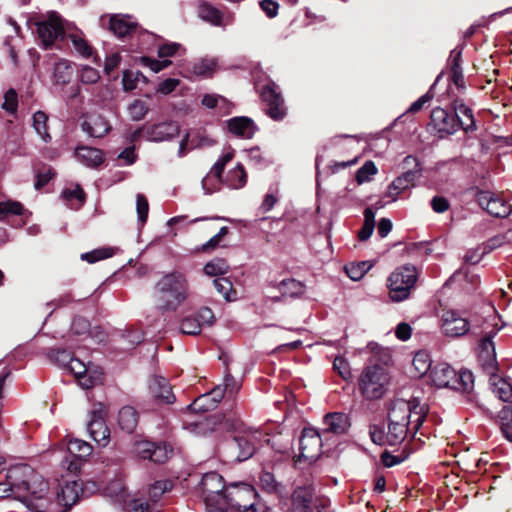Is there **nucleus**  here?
<instances>
[{"mask_svg":"<svg viewBox=\"0 0 512 512\" xmlns=\"http://www.w3.org/2000/svg\"><path fill=\"white\" fill-rule=\"evenodd\" d=\"M426 415V405H421L417 398L410 401L395 399L388 412L387 432L377 425H371L370 438L377 445H398L406 439L408 434L415 436L425 421Z\"/></svg>","mask_w":512,"mask_h":512,"instance_id":"1","label":"nucleus"},{"mask_svg":"<svg viewBox=\"0 0 512 512\" xmlns=\"http://www.w3.org/2000/svg\"><path fill=\"white\" fill-rule=\"evenodd\" d=\"M203 270L208 276H220L228 272L229 265L224 259L215 258L207 262Z\"/></svg>","mask_w":512,"mask_h":512,"instance_id":"48","label":"nucleus"},{"mask_svg":"<svg viewBox=\"0 0 512 512\" xmlns=\"http://www.w3.org/2000/svg\"><path fill=\"white\" fill-rule=\"evenodd\" d=\"M430 118L434 129L441 134L451 135L459 129L454 113H449L443 108H434Z\"/></svg>","mask_w":512,"mask_h":512,"instance_id":"19","label":"nucleus"},{"mask_svg":"<svg viewBox=\"0 0 512 512\" xmlns=\"http://www.w3.org/2000/svg\"><path fill=\"white\" fill-rule=\"evenodd\" d=\"M179 129L180 127L177 122L165 121L148 126L146 128V134L149 140L160 142L178 135Z\"/></svg>","mask_w":512,"mask_h":512,"instance_id":"22","label":"nucleus"},{"mask_svg":"<svg viewBox=\"0 0 512 512\" xmlns=\"http://www.w3.org/2000/svg\"><path fill=\"white\" fill-rule=\"evenodd\" d=\"M493 393L504 402L512 401V385L503 378L490 376Z\"/></svg>","mask_w":512,"mask_h":512,"instance_id":"37","label":"nucleus"},{"mask_svg":"<svg viewBox=\"0 0 512 512\" xmlns=\"http://www.w3.org/2000/svg\"><path fill=\"white\" fill-rule=\"evenodd\" d=\"M389 377L380 365L367 366L359 377V388L367 399H379L387 390Z\"/></svg>","mask_w":512,"mask_h":512,"instance_id":"7","label":"nucleus"},{"mask_svg":"<svg viewBox=\"0 0 512 512\" xmlns=\"http://www.w3.org/2000/svg\"><path fill=\"white\" fill-rule=\"evenodd\" d=\"M72 66L71 62L65 59H60L54 65L53 77L57 84H67L72 78Z\"/></svg>","mask_w":512,"mask_h":512,"instance_id":"38","label":"nucleus"},{"mask_svg":"<svg viewBox=\"0 0 512 512\" xmlns=\"http://www.w3.org/2000/svg\"><path fill=\"white\" fill-rule=\"evenodd\" d=\"M118 424L122 430L132 433L138 424L137 411L131 406L121 408L118 414Z\"/></svg>","mask_w":512,"mask_h":512,"instance_id":"35","label":"nucleus"},{"mask_svg":"<svg viewBox=\"0 0 512 512\" xmlns=\"http://www.w3.org/2000/svg\"><path fill=\"white\" fill-rule=\"evenodd\" d=\"M322 436L314 428H304L299 439V454L295 456V464L311 465L322 454Z\"/></svg>","mask_w":512,"mask_h":512,"instance_id":"9","label":"nucleus"},{"mask_svg":"<svg viewBox=\"0 0 512 512\" xmlns=\"http://www.w3.org/2000/svg\"><path fill=\"white\" fill-rule=\"evenodd\" d=\"M216 141L205 130H190L181 141L178 154L184 156L187 150L213 146Z\"/></svg>","mask_w":512,"mask_h":512,"instance_id":"20","label":"nucleus"},{"mask_svg":"<svg viewBox=\"0 0 512 512\" xmlns=\"http://www.w3.org/2000/svg\"><path fill=\"white\" fill-rule=\"evenodd\" d=\"M69 39L75 51L83 58H89L93 54V49L87 40L79 32L69 34Z\"/></svg>","mask_w":512,"mask_h":512,"instance_id":"42","label":"nucleus"},{"mask_svg":"<svg viewBox=\"0 0 512 512\" xmlns=\"http://www.w3.org/2000/svg\"><path fill=\"white\" fill-rule=\"evenodd\" d=\"M140 62L154 73L160 72L171 64V61L167 59L157 60L146 56L141 57Z\"/></svg>","mask_w":512,"mask_h":512,"instance_id":"62","label":"nucleus"},{"mask_svg":"<svg viewBox=\"0 0 512 512\" xmlns=\"http://www.w3.org/2000/svg\"><path fill=\"white\" fill-rule=\"evenodd\" d=\"M198 14L202 20L214 26L223 25V13L208 2H201L199 4Z\"/></svg>","mask_w":512,"mask_h":512,"instance_id":"36","label":"nucleus"},{"mask_svg":"<svg viewBox=\"0 0 512 512\" xmlns=\"http://www.w3.org/2000/svg\"><path fill=\"white\" fill-rule=\"evenodd\" d=\"M36 26L38 38L45 49L52 47L55 41L64 35L61 17L55 12L49 14L46 19L37 22Z\"/></svg>","mask_w":512,"mask_h":512,"instance_id":"12","label":"nucleus"},{"mask_svg":"<svg viewBox=\"0 0 512 512\" xmlns=\"http://www.w3.org/2000/svg\"><path fill=\"white\" fill-rule=\"evenodd\" d=\"M247 181L246 172L241 164H237V166L229 171L227 182L228 185L234 189L242 188Z\"/></svg>","mask_w":512,"mask_h":512,"instance_id":"46","label":"nucleus"},{"mask_svg":"<svg viewBox=\"0 0 512 512\" xmlns=\"http://www.w3.org/2000/svg\"><path fill=\"white\" fill-rule=\"evenodd\" d=\"M225 166L226 164L219 158L211 168L208 175L203 178L202 188L206 194H211L216 191L217 188L214 183L219 182Z\"/></svg>","mask_w":512,"mask_h":512,"instance_id":"34","label":"nucleus"},{"mask_svg":"<svg viewBox=\"0 0 512 512\" xmlns=\"http://www.w3.org/2000/svg\"><path fill=\"white\" fill-rule=\"evenodd\" d=\"M213 284L217 292L220 295H222L227 301L235 300L236 292L233 289L232 282L228 278H217L213 281Z\"/></svg>","mask_w":512,"mask_h":512,"instance_id":"47","label":"nucleus"},{"mask_svg":"<svg viewBox=\"0 0 512 512\" xmlns=\"http://www.w3.org/2000/svg\"><path fill=\"white\" fill-rule=\"evenodd\" d=\"M412 364L419 376H423L432 370L431 360L426 352H417Z\"/></svg>","mask_w":512,"mask_h":512,"instance_id":"51","label":"nucleus"},{"mask_svg":"<svg viewBox=\"0 0 512 512\" xmlns=\"http://www.w3.org/2000/svg\"><path fill=\"white\" fill-rule=\"evenodd\" d=\"M500 417L502 420L507 421V424L502 425L501 431L504 437L512 442V432L507 427L508 424H512V407H504L500 412Z\"/></svg>","mask_w":512,"mask_h":512,"instance_id":"64","label":"nucleus"},{"mask_svg":"<svg viewBox=\"0 0 512 512\" xmlns=\"http://www.w3.org/2000/svg\"><path fill=\"white\" fill-rule=\"evenodd\" d=\"M333 369L342 377L344 380H350L352 378L351 368L348 361L341 356H337L333 362Z\"/></svg>","mask_w":512,"mask_h":512,"instance_id":"59","label":"nucleus"},{"mask_svg":"<svg viewBox=\"0 0 512 512\" xmlns=\"http://www.w3.org/2000/svg\"><path fill=\"white\" fill-rule=\"evenodd\" d=\"M215 316L208 307L200 308L196 313L185 317L181 321L180 329L187 335H198L204 327L213 325Z\"/></svg>","mask_w":512,"mask_h":512,"instance_id":"16","label":"nucleus"},{"mask_svg":"<svg viewBox=\"0 0 512 512\" xmlns=\"http://www.w3.org/2000/svg\"><path fill=\"white\" fill-rule=\"evenodd\" d=\"M279 201V191L277 187L270 188L269 191L264 196V199L259 207V210L262 213H267L271 211L276 203Z\"/></svg>","mask_w":512,"mask_h":512,"instance_id":"57","label":"nucleus"},{"mask_svg":"<svg viewBox=\"0 0 512 512\" xmlns=\"http://www.w3.org/2000/svg\"><path fill=\"white\" fill-rule=\"evenodd\" d=\"M80 81L84 84H95L100 79V73L97 69L84 65L80 69Z\"/></svg>","mask_w":512,"mask_h":512,"instance_id":"61","label":"nucleus"},{"mask_svg":"<svg viewBox=\"0 0 512 512\" xmlns=\"http://www.w3.org/2000/svg\"><path fill=\"white\" fill-rule=\"evenodd\" d=\"M157 307L161 311H176L189 296V283L180 271L164 274L155 286Z\"/></svg>","mask_w":512,"mask_h":512,"instance_id":"2","label":"nucleus"},{"mask_svg":"<svg viewBox=\"0 0 512 512\" xmlns=\"http://www.w3.org/2000/svg\"><path fill=\"white\" fill-rule=\"evenodd\" d=\"M104 493L116 500H123L125 495V487L123 479L117 476L104 488Z\"/></svg>","mask_w":512,"mask_h":512,"instance_id":"50","label":"nucleus"},{"mask_svg":"<svg viewBox=\"0 0 512 512\" xmlns=\"http://www.w3.org/2000/svg\"><path fill=\"white\" fill-rule=\"evenodd\" d=\"M128 113L132 120L140 121L148 113V107L144 101L137 99L129 105Z\"/></svg>","mask_w":512,"mask_h":512,"instance_id":"55","label":"nucleus"},{"mask_svg":"<svg viewBox=\"0 0 512 512\" xmlns=\"http://www.w3.org/2000/svg\"><path fill=\"white\" fill-rule=\"evenodd\" d=\"M312 493L310 489L298 487L292 495L291 512H310Z\"/></svg>","mask_w":512,"mask_h":512,"instance_id":"32","label":"nucleus"},{"mask_svg":"<svg viewBox=\"0 0 512 512\" xmlns=\"http://www.w3.org/2000/svg\"><path fill=\"white\" fill-rule=\"evenodd\" d=\"M172 488V483L168 480H160L153 483L148 489L149 499L157 501L165 492Z\"/></svg>","mask_w":512,"mask_h":512,"instance_id":"52","label":"nucleus"},{"mask_svg":"<svg viewBox=\"0 0 512 512\" xmlns=\"http://www.w3.org/2000/svg\"><path fill=\"white\" fill-rule=\"evenodd\" d=\"M225 166L226 164L219 158L211 168L208 175L203 178L202 188L206 194H211L216 191L217 188L214 183L219 182Z\"/></svg>","mask_w":512,"mask_h":512,"instance_id":"33","label":"nucleus"},{"mask_svg":"<svg viewBox=\"0 0 512 512\" xmlns=\"http://www.w3.org/2000/svg\"><path fill=\"white\" fill-rule=\"evenodd\" d=\"M432 383L438 388H452L456 371L446 363L435 365L429 375Z\"/></svg>","mask_w":512,"mask_h":512,"instance_id":"27","label":"nucleus"},{"mask_svg":"<svg viewBox=\"0 0 512 512\" xmlns=\"http://www.w3.org/2000/svg\"><path fill=\"white\" fill-rule=\"evenodd\" d=\"M440 329L444 336L458 338L470 330V322L460 312L455 310L443 311L440 319Z\"/></svg>","mask_w":512,"mask_h":512,"instance_id":"13","label":"nucleus"},{"mask_svg":"<svg viewBox=\"0 0 512 512\" xmlns=\"http://www.w3.org/2000/svg\"><path fill=\"white\" fill-rule=\"evenodd\" d=\"M67 368L75 375L82 388L89 389L101 382V373L92 371L77 358L73 357Z\"/></svg>","mask_w":512,"mask_h":512,"instance_id":"18","label":"nucleus"},{"mask_svg":"<svg viewBox=\"0 0 512 512\" xmlns=\"http://www.w3.org/2000/svg\"><path fill=\"white\" fill-rule=\"evenodd\" d=\"M106 409L101 403L90 412L87 429L90 437L101 447H106L110 441V430L105 423Z\"/></svg>","mask_w":512,"mask_h":512,"instance_id":"11","label":"nucleus"},{"mask_svg":"<svg viewBox=\"0 0 512 512\" xmlns=\"http://www.w3.org/2000/svg\"><path fill=\"white\" fill-rule=\"evenodd\" d=\"M136 210H137L138 222L141 225H144L148 218L149 204H148L146 197L143 194H137Z\"/></svg>","mask_w":512,"mask_h":512,"instance_id":"60","label":"nucleus"},{"mask_svg":"<svg viewBox=\"0 0 512 512\" xmlns=\"http://www.w3.org/2000/svg\"><path fill=\"white\" fill-rule=\"evenodd\" d=\"M154 443L150 441H138L134 444V452L141 459L151 461Z\"/></svg>","mask_w":512,"mask_h":512,"instance_id":"63","label":"nucleus"},{"mask_svg":"<svg viewBox=\"0 0 512 512\" xmlns=\"http://www.w3.org/2000/svg\"><path fill=\"white\" fill-rule=\"evenodd\" d=\"M81 127L89 136L96 138L105 136L110 130V125L107 120L98 114L87 115Z\"/></svg>","mask_w":512,"mask_h":512,"instance_id":"26","label":"nucleus"},{"mask_svg":"<svg viewBox=\"0 0 512 512\" xmlns=\"http://www.w3.org/2000/svg\"><path fill=\"white\" fill-rule=\"evenodd\" d=\"M260 96L268 106L267 114L274 120H282L286 115L284 100L279 87L274 82H269L261 88Z\"/></svg>","mask_w":512,"mask_h":512,"instance_id":"15","label":"nucleus"},{"mask_svg":"<svg viewBox=\"0 0 512 512\" xmlns=\"http://www.w3.org/2000/svg\"><path fill=\"white\" fill-rule=\"evenodd\" d=\"M452 389L462 391L463 393H469L474 387V377L471 371L461 370L456 372V377L453 381Z\"/></svg>","mask_w":512,"mask_h":512,"instance_id":"40","label":"nucleus"},{"mask_svg":"<svg viewBox=\"0 0 512 512\" xmlns=\"http://www.w3.org/2000/svg\"><path fill=\"white\" fill-rule=\"evenodd\" d=\"M80 484L76 481L66 483L62 488L61 492L57 494V501H51L55 503V507L66 506L71 507L75 504L79 497Z\"/></svg>","mask_w":512,"mask_h":512,"instance_id":"30","label":"nucleus"},{"mask_svg":"<svg viewBox=\"0 0 512 512\" xmlns=\"http://www.w3.org/2000/svg\"><path fill=\"white\" fill-rule=\"evenodd\" d=\"M377 167L372 161H366L356 173V180L359 184L368 182L377 173Z\"/></svg>","mask_w":512,"mask_h":512,"instance_id":"56","label":"nucleus"},{"mask_svg":"<svg viewBox=\"0 0 512 512\" xmlns=\"http://www.w3.org/2000/svg\"><path fill=\"white\" fill-rule=\"evenodd\" d=\"M217 68V61L213 58H203L195 62L192 66L193 74L200 77L211 76Z\"/></svg>","mask_w":512,"mask_h":512,"instance_id":"44","label":"nucleus"},{"mask_svg":"<svg viewBox=\"0 0 512 512\" xmlns=\"http://www.w3.org/2000/svg\"><path fill=\"white\" fill-rule=\"evenodd\" d=\"M226 123L230 133L245 139L252 138L257 130L254 121L245 116L233 117L227 120Z\"/></svg>","mask_w":512,"mask_h":512,"instance_id":"25","label":"nucleus"},{"mask_svg":"<svg viewBox=\"0 0 512 512\" xmlns=\"http://www.w3.org/2000/svg\"><path fill=\"white\" fill-rule=\"evenodd\" d=\"M149 390L153 397L164 404H172L175 401V395L168 380L162 376H154L149 383Z\"/></svg>","mask_w":512,"mask_h":512,"instance_id":"23","label":"nucleus"},{"mask_svg":"<svg viewBox=\"0 0 512 512\" xmlns=\"http://www.w3.org/2000/svg\"><path fill=\"white\" fill-rule=\"evenodd\" d=\"M410 185L407 183L405 178L401 176L395 178L392 183L389 185L387 190V196L391 198L392 201H396L401 192L407 190Z\"/></svg>","mask_w":512,"mask_h":512,"instance_id":"53","label":"nucleus"},{"mask_svg":"<svg viewBox=\"0 0 512 512\" xmlns=\"http://www.w3.org/2000/svg\"><path fill=\"white\" fill-rule=\"evenodd\" d=\"M223 477L217 472L202 476L200 489L207 512H224L225 489Z\"/></svg>","mask_w":512,"mask_h":512,"instance_id":"6","label":"nucleus"},{"mask_svg":"<svg viewBox=\"0 0 512 512\" xmlns=\"http://www.w3.org/2000/svg\"><path fill=\"white\" fill-rule=\"evenodd\" d=\"M224 426L238 433L227 443V448L233 451L232 457L235 461L242 462L252 457L255 451L262 446L263 441L270 444L271 440L265 438V435L259 430L249 428L240 431L242 422L239 419L226 418Z\"/></svg>","mask_w":512,"mask_h":512,"instance_id":"3","label":"nucleus"},{"mask_svg":"<svg viewBox=\"0 0 512 512\" xmlns=\"http://www.w3.org/2000/svg\"><path fill=\"white\" fill-rule=\"evenodd\" d=\"M49 358L56 364L68 367L73 356L72 353L65 349H53L49 352Z\"/></svg>","mask_w":512,"mask_h":512,"instance_id":"58","label":"nucleus"},{"mask_svg":"<svg viewBox=\"0 0 512 512\" xmlns=\"http://www.w3.org/2000/svg\"><path fill=\"white\" fill-rule=\"evenodd\" d=\"M114 249L111 247H101L94 249L91 252L81 254V259L88 263H95L100 260L110 258L114 255Z\"/></svg>","mask_w":512,"mask_h":512,"instance_id":"49","label":"nucleus"},{"mask_svg":"<svg viewBox=\"0 0 512 512\" xmlns=\"http://www.w3.org/2000/svg\"><path fill=\"white\" fill-rule=\"evenodd\" d=\"M76 159L84 166L96 169L105 160V154L101 149L89 147V146H78L75 149Z\"/></svg>","mask_w":512,"mask_h":512,"instance_id":"24","label":"nucleus"},{"mask_svg":"<svg viewBox=\"0 0 512 512\" xmlns=\"http://www.w3.org/2000/svg\"><path fill=\"white\" fill-rule=\"evenodd\" d=\"M324 425V434H344L347 432L350 426L349 417L346 414L340 412L328 413L324 417Z\"/></svg>","mask_w":512,"mask_h":512,"instance_id":"29","label":"nucleus"},{"mask_svg":"<svg viewBox=\"0 0 512 512\" xmlns=\"http://www.w3.org/2000/svg\"><path fill=\"white\" fill-rule=\"evenodd\" d=\"M475 199L479 206L493 217L505 218L511 213V206L499 194L478 189Z\"/></svg>","mask_w":512,"mask_h":512,"instance_id":"14","label":"nucleus"},{"mask_svg":"<svg viewBox=\"0 0 512 512\" xmlns=\"http://www.w3.org/2000/svg\"><path fill=\"white\" fill-rule=\"evenodd\" d=\"M418 278L416 267L403 265L396 268L387 279L389 298L392 302H402L409 298Z\"/></svg>","mask_w":512,"mask_h":512,"instance_id":"5","label":"nucleus"},{"mask_svg":"<svg viewBox=\"0 0 512 512\" xmlns=\"http://www.w3.org/2000/svg\"><path fill=\"white\" fill-rule=\"evenodd\" d=\"M224 396V390L221 386H216L210 392L197 397L193 403L188 406L192 412L201 413L214 409Z\"/></svg>","mask_w":512,"mask_h":512,"instance_id":"21","label":"nucleus"},{"mask_svg":"<svg viewBox=\"0 0 512 512\" xmlns=\"http://www.w3.org/2000/svg\"><path fill=\"white\" fill-rule=\"evenodd\" d=\"M497 324L494 325V328L491 331L486 332L479 341L478 345V361L483 369V371L492 377L496 376L498 372V363L496 359V351L495 344L493 342V338L501 329V327H496Z\"/></svg>","mask_w":512,"mask_h":512,"instance_id":"10","label":"nucleus"},{"mask_svg":"<svg viewBox=\"0 0 512 512\" xmlns=\"http://www.w3.org/2000/svg\"><path fill=\"white\" fill-rule=\"evenodd\" d=\"M67 450L71 459H66L65 462L70 472H77L81 467L82 461L89 457L93 451L92 446L88 442L80 439L70 440L67 444Z\"/></svg>","mask_w":512,"mask_h":512,"instance_id":"17","label":"nucleus"},{"mask_svg":"<svg viewBox=\"0 0 512 512\" xmlns=\"http://www.w3.org/2000/svg\"><path fill=\"white\" fill-rule=\"evenodd\" d=\"M33 128L39 137L45 142L48 143L51 141V136L48 132V116L43 111H36L33 114Z\"/></svg>","mask_w":512,"mask_h":512,"instance_id":"41","label":"nucleus"},{"mask_svg":"<svg viewBox=\"0 0 512 512\" xmlns=\"http://www.w3.org/2000/svg\"><path fill=\"white\" fill-rule=\"evenodd\" d=\"M137 21L130 15L116 14L110 18L109 29L119 38L125 37L137 28Z\"/></svg>","mask_w":512,"mask_h":512,"instance_id":"28","label":"nucleus"},{"mask_svg":"<svg viewBox=\"0 0 512 512\" xmlns=\"http://www.w3.org/2000/svg\"><path fill=\"white\" fill-rule=\"evenodd\" d=\"M454 115L458 122V127L464 131H474L476 129L475 119L472 109L464 103L456 104L454 109Z\"/></svg>","mask_w":512,"mask_h":512,"instance_id":"31","label":"nucleus"},{"mask_svg":"<svg viewBox=\"0 0 512 512\" xmlns=\"http://www.w3.org/2000/svg\"><path fill=\"white\" fill-rule=\"evenodd\" d=\"M279 290L284 297H299L305 292V286L296 279H285L279 283Z\"/></svg>","mask_w":512,"mask_h":512,"instance_id":"39","label":"nucleus"},{"mask_svg":"<svg viewBox=\"0 0 512 512\" xmlns=\"http://www.w3.org/2000/svg\"><path fill=\"white\" fill-rule=\"evenodd\" d=\"M257 493L246 483H231L225 489L224 512H267V507L256 502Z\"/></svg>","mask_w":512,"mask_h":512,"instance_id":"4","label":"nucleus"},{"mask_svg":"<svg viewBox=\"0 0 512 512\" xmlns=\"http://www.w3.org/2000/svg\"><path fill=\"white\" fill-rule=\"evenodd\" d=\"M25 212L24 206L13 200L0 202V221L7 220L10 216L23 215Z\"/></svg>","mask_w":512,"mask_h":512,"instance_id":"43","label":"nucleus"},{"mask_svg":"<svg viewBox=\"0 0 512 512\" xmlns=\"http://www.w3.org/2000/svg\"><path fill=\"white\" fill-rule=\"evenodd\" d=\"M172 451V448L166 443H154L151 461L154 463H164L165 461L168 460Z\"/></svg>","mask_w":512,"mask_h":512,"instance_id":"54","label":"nucleus"},{"mask_svg":"<svg viewBox=\"0 0 512 512\" xmlns=\"http://www.w3.org/2000/svg\"><path fill=\"white\" fill-rule=\"evenodd\" d=\"M30 478H32L33 485L39 486V491L41 493L49 490L47 481H45L40 474L36 473L28 464H17L11 466L6 475V479L17 493L31 488V483L29 481Z\"/></svg>","mask_w":512,"mask_h":512,"instance_id":"8","label":"nucleus"},{"mask_svg":"<svg viewBox=\"0 0 512 512\" xmlns=\"http://www.w3.org/2000/svg\"><path fill=\"white\" fill-rule=\"evenodd\" d=\"M375 227V212L372 208L367 207L364 211V223L362 228L358 232V238L360 241H366L370 238Z\"/></svg>","mask_w":512,"mask_h":512,"instance_id":"45","label":"nucleus"}]
</instances>
